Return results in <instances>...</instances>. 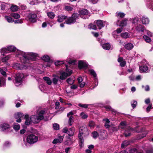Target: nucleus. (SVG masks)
<instances>
[{
    "label": "nucleus",
    "instance_id": "1",
    "mask_svg": "<svg viewBox=\"0 0 153 153\" xmlns=\"http://www.w3.org/2000/svg\"><path fill=\"white\" fill-rule=\"evenodd\" d=\"M8 51L15 52L16 51V56L19 57L21 62L24 64L30 63L35 61L37 54L32 52H25L17 50L13 46L11 45L7 47Z\"/></svg>",
    "mask_w": 153,
    "mask_h": 153
},
{
    "label": "nucleus",
    "instance_id": "2",
    "mask_svg": "<svg viewBox=\"0 0 153 153\" xmlns=\"http://www.w3.org/2000/svg\"><path fill=\"white\" fill-rule=\"evenodd\" d=\"M45 112L44 109L38 111L36 115H33L31 117L32 121L33 123H36L39 122L41 120L43 119L44 115Z\"/></svg>",
    "mask_w": 153,
    "mask_h": 153
},
{
    "label": "nucleus",
    "instance_id": "3",
    "mask_svg": "<svg viewBox=\"0 0 153 153\" xmlns=\"http://www.w3.org/2000/svg\"><path fill=\"white\" fill-rule=\"evenodd\" d=\"M24 76L23 74L18 73L15 76V79L13 80V82L16 86H19L22 83L23 79L24 78Z\"/></svg>",
    "mask_w": 153,
    "mask_h": 153
},
{
    "label": "nucleus",
    "instance_id": "4",
    "mask_svg": "<svg viewBox=\"0 0 153 153\" xmlns=\"http://www.w3.org/2000/svg\"><path fill=\"white\" fill-rule=\"evenodd\" d=\"M26 140L27 143L33 144L38 140V137L33 134H31L27 136Z\"/></svg>",
    "mask_w": 153,
    "mask_h": 153
},
{
    "label": "nucleus",
    "instance_id": "5",
    "mask_svg": "<svg viewBox=\"0 0 153 153\" xmlns=\"http://www.w3.org/2000/svg\"><path fill=\"white\" fill-rule=\"evenodd\" d=\"M78 18V14L77 13H74L72 16L71 17L67 19L65 21L66 23L67 24L71 25L74 23L76 20Z\"/></svg>",
    "mask_w": 153,
    "mask_h": 153
},
{
    "label": "nucleus",
    "instance_id": "6",
    "mask_svg": "<svg viewBox=\"0 0 153 153\" xmlns=\"http://www.w3.org/2000/svg\"><path fill=\"white\" fill-rule=\"evenodd\" d=\"M79 13L80 17L84 19L88 18L89 16L88 11L86 9H82L79 10Z\"/></svg>",
    "mask_w": 153,
    "mask_h": 153
},
{
    "label": "nucleus",
    "instance_id": "7",
    "mask_svg": "<svg viewBox=\"0 0 153 153\" xmlns=\"http://www.w3.org/2000/svg\"><path fill=\"white\" fill-rule=\"evenodd\" d=\"M121 36L124 39H126L128 38H131L133 37V34L131 32L122 33L120 34Z\"/></svg>",
    "mask_w": 153,
    "mask_h": 153
},
{
    "label": "nucleus",
    "instance_id": "8",
    "mask_svg": "<svg viewBox=\"0 0 153 153\" xmlns=\"http://www.w3.org/2000/svg\"><path fill=\"white\" fill-rule=\"evenodd\" d=\"M105 22L101 20H98L94 22V23L96 24L97 26L99 27L100 29L105 26Z\"/></svg>",
    "mask_w": 153,
    "mask_h": 153
},
{
    "label": "nucleus",
    "instance_id": "9",
    "mask_svg": "<svg viewBox=\"0 0 153 153\" xmlns=\"http://www.w3.org/2000/svg\"><path fill=\"white\" fill-rule=\"evenodd\" d=\"M42 59L45 62H48L46 67H50L51 64L52 62L50 61V59L49 56L47 55H44L42 57Z\"/></svg>",
    "mask_w": 153,
    "mask_h": 153
},
{
    "label": "nucleus",
    "instance_id": "10",
    "mask_svg": "<svg viewBox=\"0 0 153 153\" xmlns=\"http://www.w3.org/2000/svg\"><path fill=\"white\" fill-rule=\"evenodd\" d=\"M72 73L71 70L68 73H66L65 72H63L61 74L60 76V79L61 80L65 79L67 76H70Z\"/></svg>",
    "mask_w": 153,
    "mask_h": 153
},
{
    "label": "nucleus",
    "instance_id": "11",
    "mask_svg": "<svg viewBox=\"0 0 153 153\" xmlns=\"http://www.w3.org/2000/svg\"><path fill=\"white\" fill-rule=\"evenodd\" d=\"M29 20L33 23H34L36 21L37 15L35 14H30L28 16Z\"/></svg>",
    "mask_w": 153,
    "mask_h": 153
},
{
    "label": "nucleus",
    "instance_id": "12",
    "mask_svg": "<svg viewBox=\"0 0 153 153\" xmlns=\"http://www.w3.org/2000/svg\"><path fill=\"white\" fill-rule=\"evenodd\" d=\"M24 118L25 120V124L26 125H29L33 123L31 117H30L28 114H26L25 115Z\"/></svg>",
    "mask_w": 153,
    "mask_h": 153
},
{
    "label": "nucleus",
    "instance_id": "13",
    "mask_svg": "<svg viewBox=\"0 0 153 153\" xmlns=\"http://www.w3.org/2000/svg\"><path fill=\"white\" fill-rule=\"evenodd\" d=\"M127 19H125L120 22V20H118L116 22V24L117 26H125L127 24Z\"/></svg>",
    "mask_w": 153,
    "mask_h": 153
},
{
    "label": "nucleus",
    "instance_id": "14",
    "mask_svg": "<svg viewBox=\"0 0 153 153\" xmlns=\"http://www.w3.org/2000/svg\"><path fill=\"white\" fill-rule=\"evenodd\" d=\"M88 65V63L84 61L81 60L79 62L78 67L80 69L86 68Z\"/></svg>",
    "mask_w": 153,
    "mask_h": 153
},
{
    "label": "nucleus",
    "instance_id": "15",
    "mask_svg": "<svg viewBox=\"0 0 153 153\" xmlns=\"http://www.w3.org/2000/svg\"><path fill=\"white\" fill-rule=\"evenodd\" d=\"M79 132L80 134H88V131L86 127H81L79 128Z\"/></svg>",
    "mask_w": 153,
    "mask_h": 153
},
{
    "label": "nucleus",
    "instance_id": "16",
    "mask_svg": "<svg viewBox=\"0 0 153 153\" xmlns=\"http://www.w3.org/2000/svg\"><path fill=\"white\" fill-rule=\"evenodd\" d=\"M10 128V125L7 123H4L1 124L0 126V128L3 131L8 129Z\"/></svg>",
    "mask_w": 153,
    "mask_h": 153
},
{
    "label": "nucleus",
    "instance_id": "17",
    "mask_svg": "<svg viewBox=\"0 0 153 153\" xmlns=\"http://www.w3.org/2000/svg\"><path fill=\"white\" fill-rule=\"evenodd\" d=\"M125 130L124 131V134L126 137H127L130 135L131 131H132V129L129 127H127L124 129Z\"/></svg>",
    "mask_w": 153,
    "mask_h": 153
},
{
    "label": "nucleus",
    "instance_id": "18",
    "mask_svg": "<svg viewBox=\"0 0 153 153\" xmlns=\"http://www.w3.org/2000/svg\"><path fill=\"white\" fill-rule=\"evenodd\" d=\"M63 137L62 136H59L57 138L55 139L53 141L52 143L53 144L61 143L63 140Z\"/></svg>",
    "mask_w": 153,
    "mask_h": 153
},
{
    "label": "nucleus",
    "instance_id": "19",
    "mask_svg": "<svg viewBox=\"0 0 153 153\" xmlns=\"http://www.w3.org/2000/svg\"><path fill=\"white\" fill-rule=\"evenodd\" d=\"M53 78L52 79V82L53 84L54 85H56L59 81L60 80L59 77L55 74L53 75Z\"/></svg>",
    "mask_w": 153,
    "mask_h": 153
},
{
    "label": "nucleus",
    "instance_id": "20",
    "mask_svg": "<svg viewBox=\"0 0 153 153\" xmlns=\"http://www.w3.org/2000/svg\"><path fill=\"white\" fill-rule=\"evenodd\" d=\"M136 29L139 32H143L144 30V27L141 25L139 24L135 26Z\"/></svg>",
    "mask_w": 153,
    "mask_h": 153
},
{
    "label": "nucleus",
    "instance_id": "21",
    "mask_svg": "<svg viewBox=\"0 0 153 153\" xmlns=\"http://www.w3.org/2000/svg\"><path fill=\"white\" fill-rule=\"evenodd\" d=\"M131 21L133 25L135 26L140 24V20L138 17H134L132 18V19L131 20Z\"/></svg>",
    "mask_w": 153,
    "mask_h": 153
},
{
    "label": "nucleus",
    "instance_id": "22",
    "mask_svg": "<svg viewBox=\"0 0 153 153\" xmlns=\"http://www.w3.org/2000/svg\"><path fill=\"white\" fill-rule=\"evenodd\" d=\"M101 44L102 45V48L104 49L109 50L110 49H112L111 45L109 43H105L102 45V43H101Z\"/></svg>",
    "mask_w": 153,
    "mask_h": 153
},
{
    "label": "nucleus",
    "instance_id": "23",
    "mask_svg": "<svg viewBox=\"0 0 153 153\" xmlns=\"http://www.w3.org/2000/svg\"><path fill=\"white\" fill-rule=\"evenodd\" d=\"M15 66L16 67V68L22 70L24 69H26L28 66L27 65H21L19 63H16L15 64Z\"/></svg>",
    "mask_w": 153,
    "mask_h": 153
},
{
    "label": "nucleus",
    "instance_id": "24",
    "mask_svg": "<svg viewBox=\"0 0 153 153\" xmlns=\"http://www.w3.org/2000/svg\"><path fill=\"white\" fill-rule=\"evenodd\" d=\"M141 20L142 24L145 25L148 24L149 22V19L145 16H143Z\"/></svg>",
    "mask_w": 153,
    "mask_h": 153
},
{
    "label": "nucleus",
    "instance_id": "25",
    "mask_svg": "<svg viewBox=\"0 0 153 153\" xmlns=\"http://www.w3.org/2000/svg\"><path fill=\"white\" fill-rule=\"evenodd\" d=\"M140 69L141 72H148V68L147 65H144L140 67Z\"/></svg>",
    "mask_w": 153,
    "mask_h": 153
},
{
    "label": "nucleus",
    "instance_id": "26",
    "mask_svg": "<svg viewBox=\"0 0 153 153\" xmlns=\"http://www.w3.org/2000/svg\"><path fill=\"white\" fill-rule=\"evenodd\" d=\"M134 45L131 43H128L125 44L124 47L125 48L128 50H130L134 47Z\"/></svg>",
    "mask_w": 153,
    "mask_h": 153
},
{
    "label": "nucleus",
    "instance_id": "27",
    "mask_svg": "<svg viewBox=\"0 0 153 153\" xmlns=\"http://www.w3.org/2000/svg\"><path fill=\"white\" fill-rule=\"evenodd\" d=\"M89 72L90 74L92 75L95 78V81H97V85H98V82L97 80V78H96L97 75L96 72L94 71V70L93 69L89 70Z\"/></svg>",
    "mask_w": 153,
    "mask_h": 153
},
{
    "label": "nucleus",
    "instance_id": "28",
    "mask_svg": "<svg viewBox=\"0 0 153 153\" xmlns=\"http://www.w3.org/2000/svg\"><path fill=\"white\" fill-rule=\"evenodd\" d=\"M67 17L65 16H58L57 21L59 22H61L66 19Z\"/></svg>",
    "mask_w": 153,
    "mask_h": 153
},
{
    "label": "nucleus",
    "instance_id": "29",
    "mask_svg": "<svg viewBox=\"0 0 153 153\" xmlns=\"http://www.w3.org/2000/svg\"><path fill=\"white\" fill-rule=\"evenodd\" d=\"M8 49H7V48H1L0 50V52L1 54L3 56H5V54L7 53Z\"/></svg>",
    "mask_w": 153,
    "mask_h": 153
},
{
    "label": "nucleus",
    "instance_id": "30",
    "mask_svg": "<svg viewBox=\"0 0 153 153\" xmlns=\"http://www.w3.org/2000/svg\"><path fill=\"white\" fill-rule=\"evenodd\" d=\"M75 78L74 77H71L68 78L66 80L68 83L70 85H72L74 82Z\"/></svg>",
    "mask_w": 153,
    "mask_h": 153
},
{
    "label": "nucleus",
    "instance_id": "31",
    "mask_svg": "<svg viewBox=\"0 0 153 153\" xmlns=\"http://www.w3.org/2000/svg\"><path fill=\"white\" fill-rule=\"evenodd\" d=\"M43 79L48 85H50L51 84L52 81L49 77H44Z\"/></svg>",
    "mask_w": 153,
    "mask_h": 153
},
{
    "label": "nucleus",
    "instance_id": "32",
    "mask_svg": "<svg viewBox=\"0 0 153 153\" xmlns=\"http://www.w3.org/2000/svg\"><path fill=\"white\" fill-rule=\"evenodd\" d=\"M129 144V142L128 141L125 140L123 141L121 144V147L124 148Z\"/></svg>",
    "mask_w": 153,
    "mask_h": 153
},
{
    "label": "nucleus",
    "instance_id": "33",
    "mask_svg": "<svg viewBox=\"0 0 153 153\" xmlns=\"http://www.w3.org/2000/svg\"><path fill=\"white\" fill-rule=\"evenodd\" d=\"M74 128H70L68 131V134L69 136H72L74 134Z\"/></svg>",
    "mask_w": 153,
    "mask_h": 153
},
{
    "label": "nucleus",
    "instance_id": "34",
    "mask_svg": "<svg viewBox=\"0 0 153 153\" xmlns=\"http://www.w3.org/2000/svg\"><path fill=\"white\" fill-rule=\"evenodd\" d=\"M5 18L6 20L9 23L13 22L14 21V19L11 17L6 16Z\"/></svg>",
    "mask_w": 153,
    "mask_h": 153
},
{
    "label": "nucleus",
    "instance_id": "35",
    "mask_svg": "<svg viewBox=\"0 0 153 153\" xmlns=\"http://www.w3.org/2000/svg\"><path fill=\"white\" fill-rule=\"evenodd\" d=\"M96 24H91L88 26V28L90 29L96 30L97 29Z\"/></svg>",
    "mask_w": 153,
    "mask_h": 153
},
{
    "label": "nucleus",
    "instance_id": "36",
    "mask_svg": "<svg viewBox=\"0 0 153 153\" xmlns=\"http://www.w3.org/2000/svg\"><path fill=\"white\" fill-rule=\"evenodd\" d=\"M127 127H129V126H127L125 122H122L120 123V127L121 128L125 129Z\"/></svg>",
    "mask_w": 153,
    "mask_h": 153
},
{
    "label": "nucleus",
    "instance_id": "37",
    "mask_svg": "<svg viewBox=\"0 0 153 153\" xmlns=\"http://www.w3.org/2000/svg\"><path fill=\"white\" fill-rule=\"evenodd\" d=\"M68 117L69 118L68 123L70 126H71L74 122V118L72 116H70V117Z\"/></svg>",
    "mask_w": 153,
    "mask_h": 153
},
{
    "label": "nucleus",
    "instance_id": "38",
    "mask_svg": "<svg viewBox=\"0 0 153 153\" xmlns=\"http://www.w3.org/2000/svg\"><path fill=\"white\" fill-rule=\"evenodd\" d=\"M47 15L48 17L51 19H53L55 16V15L53 12H48L47 13Z\"/></svg>",
    "mask_w": 153,
    "mask_h": 153
},
{
    "label": "nucleus",
    "instance_id": "39",
    "mask_svg": "<svg viewBox=\"0 0 153 153\" xmlns=\"http://www.w3.org/2000/svg\"><path fill=\"white\" fill-rule=\"evenodd\" d=\"M13 128L16 131H17L19 129L20 126L17 123H15L14 125Z\"/></svg>",
    "mask_w": 153,
    "mask_h": 153
},
{
    "label": "nucleus",
    "instance_id": "40",
    "mask_svg": "<svg viewBox=\"0 0 153 153\" xmlns=\"http://www.w3.org/2000/svg\"><path fill=\"white\" fill-rule=\"evenodd\" d=\"M11 56L10 55H7L2 59L3 62H6L9 59Z\"/></svg>",
    "mask_w": 153,
    "mask_h": 153
},
{
    "label": "nucleus",
    "instance_id": "41",
    "mask_svg": "<svg viewBox=\"0 0 153 153\" xmlns=\"http://www.w3.org/2000/svg\"><path fill=\"white\" fill-rule=\"evenodd\" d=\"M11 15L14 18L16 19H17L19 18L20 17V15L17 13H12Z\"/></svg>",
    "mask_w": 153,
    "mask_h": 153
},
{
    "label": "nucleus",
    "instance_id": "42",
    "mask_svg": "<svg viewBox=\"0 0 153 153\" xmlns=\"http://www.w3.org/2000/svg\"><path fill=\"white\" fill-rule=\"evenodd\" d=\"M11 10L13 11H16L18 9V7L16 5H13L10 7Z\"/></svg>",
    "mask_w": 153,
    "mask_h": 153
},
{
    "label": "nucleus",
    "instance_id": "43",
    "mask_svg": "<svg viewBox=\"0 0 153 153\" xmlns=\"http://www.w3.org/2000/svg\"><path fill=\"white\" fill-rule=\"evenodd\" d=\"M143 38L146 42L149 43L151 42V39L149 37H148L147 36L144 35L143 36Z\"/></svg>",
    "mask_w": 153,
    "mask_h": 153
},
{
    "label": "nucleus",
    "instance_id": "44",
    "mask_svg": "<svg viewBox=\"0 0 153 153\" xmlns=\"http://www.w3.org/2000/svg\"><path fill=\"white\" fill-rule=\"evenodd\" d=\"M105 108L108 111H110L112 112H114V113L116 112V111L111 108V107L110 106H105Z\"/></svg>",
    "mask_w": 153,
    "mask_h": 153
},
{
    "label": "nucleus",
    "instance_id": "45",
    "mask_svg": "<svg viewBox=\"0 0 153 153\" xmlns=\"http://www.w3.org/2000/svg\"><path fill=\"white\" fill-rule=\"evenodd\" d=\"M116 15L118 17L123 18L125 16V14L123 13H117Z\"/></svg>",
    "mask_w": 153,
    "mask_h": 153
},
{
    "label": "nucleus",
    "instance_id": "46",
    "mask_svg": "<svg viewBox=\"0 0 153 153\" xmlns=\"http://www.w3.org/2000/svg\"><path fill=\"white\" fill-rule=\"evenodd\" d=\"M64 63V62L63 61L58 60L56 61L55 62V65L56 66H58L59 65H61L62 64H63Z\"/></svg>",
    "mask_w": 153,
    "mask_h": 153
},
{
    "label": "nucleus",
    "instance_id": "47",
    "mask_svg": "<svg viewBox=\"0 0 153 153\" xmlns=\"http://www.w3.org/2000/svg\"><path fill=\"white\" fill-rule=\"evenodd\" d=\"M81 117L83 119H85L87 118L88 115L84 112H82L80 114Z\"/></svg>",
    "mask_w": 153,
    "mask_h": 153
},
{
    "label": "nucleus",
    "instance_id": "48",
    "mask_svg": "<svg viewBox=\"0 0 153 153\" xmlns=\"http://www.w3.org/2000/svg\"><path fill=\"white\" fill-rule=\"evenodd\" d=\"M53 127L54 129L55 130H57L59 129V125L57 123H54L53 124Z\"/></svg>",
    "mask_w": 153,
    "mask_h": 153
},
{
    "label": "nucleus",
    "instance_id": "49",
    "mask_svg": "<svg viewBox=\"0 0 153 153\" xmlns=\"http://www.w3.org/2000/svg\"><path fill=\"white\" fill-rule=\"evenodd\" d=\"M5 85V79L3 78L2 79V81L1 82L0 80V86H4Z\"/></svg>",
    "mask_w": 153,
    "mask_h": 153
},
{
    "label": "nucleus",
    "instance_id": "50",
    "mask_svg": "<svg viewBox=\"0 0 153 153\" xmlns=\"http://www.w3.org/2000/svg\"><path fill=\"white\" fill-rule=\"evenodd\" d=\"M92 136L94 138H96L98 136V134L97 131H94L92 133Z\"/></svg>",
    "mask_w": 153,
    "mask_h": 153
},
{
    "label": "nucleus",
    "instance_id": "51",
    "mask_svg": "<svg viewBox=\"0 0 153 153\" xmlns=\"http://www.w3.org/2000/svg\"><path fill=\"white\" fill-rule=\"evenodd\" d=\"M73 8L70 6H65V9L67 11H71L72 10Z\"/></svg>",
    "mask_w": 153,
    "mask_h": 153
},
{
    "label": "nucleus",
    "instance_id": "52",
    "mask_svg": "<svg viewBox=\"0 0 153 153\" xmlns=\"http://www.w3.org/2000/svg\"><path fill=\"white\" fill-rule=\"evenodd\" d=\"M130 153H137V149L135 148H132L129 150Z\"/></svg>",
    "mask_w": 153,
    "mask_h": 153
},
{
    "label": "nucleus",
    "instance_id": "53",
    "mask_svg": "<svg viewBox=\"0 0 153 153\" xmlns=\"http://www.w3.org/2000/svg\"><path fill=\"white\" fill-rule=\"evenodd\" d=\"M142 88L144 89L145 91H149V85H146V86L142 85Z\"/></svg>",
    "mask_w": 153,
    "mask_h": 153
},
{
    "label": "nucleus",
    "instance_id": "54",
    "mask_svg": "<svg viewBox=\"0 0 153 153\" xmlns=\"http://www.w3.org/2000/svg\"><path fill=\"white\" fill-rule=\"evenodd\" d=\"M78 105L81 107H82L85 108H87L88 107V105L85 104L79 103L78 104Z\"/></svg>",
    "mask_w": 153,
    "mask_h": 153
},
{
    "label": "nucleus",
    "instance_id": "55",
    "mask_svg": "<svg viewBox=\"0 0 153 153\" xmlns=\"http://www.w3.org/2000/svg\"><path fill=\"white\" fill-rule=\"evenodd\" d=\"M145 33L150 37H151L152 36V33L151 32L147 30H145Z\"/></svg>",
    "mask_w": 153,
    "mask_h": 153
},
{
    "label": "nucleus",
    "instance_id": "56",
    "mask_svg": "<svg viewBox=\"0 0 153 153\" xmlns=\"http://www.w3.org/2000/svg\"><path fill=\"white\" fill-rule=\"evenodd\" d=\"M95 125V123L92 121H91L89 122V126L90 127H94Z\"/></svg>",
    "mask_w": 153,
    "mask_h": 153
},
{
    "label": "nucleus",
    "instance_id": "57",
    "mask_svg": "<svg viewBox=\"0 0 153 153\" xmlns=\"http://www.w3.org/2000/svg\"><path fill=\"white\" fill-rule=\"evenodd\" d=\"M109 130H111L112 131H117L118 130V128L114 127L113 126H111V127L110 129H109Z\"/></svg>",
    "mask_w": 153,
    "mask_h": 153
},
{
    "label": "nucleus",
    "instance_id": "58",
    "mask_svg": "<svg viewBox=\"0 0 153 153\" xmlns=\"http://www.w3.org/2000/svg\"><path fill=\"white\" fill-rule=\"evenodd\" d=\"M84 145L83 140H79V145L80 148L82 147Z\"/></svg>",
    "mask_w": 153,
    "mask_h": 153
},
{
    "label": "nucleus",
    "instance_id": "59",
    "mask_svg": "<svg viewBox=\"0 0 153 153\" xmlns=\"http://www.w3.org/2000/svg\"><path fill=\"white\" fill-rule=\"evenodd\" d=\"M152 104H149V106L146 108V111L147 112H149V111L150 109L152 107Z\"/></svg>",
    "mask_w": 153,
    "mask_h": 153
},
{
    "label": "nucleus",
    "instance_id": "60",
    "mask_svg": "<svg viewBox=\"0 0 153 153\" xmlns=\"http://www.w3.org/2000/svg\"><path fill=\"white\" fill-rule=\"evenodd\" d=\"M10 143L9 141H6L4 144V146H5L6 147H7L10 146Z\"/></svg>",
    "mask_w": 153,
    "mask_h": 153
},
{
    "label": "nucleus",
    "instance_id": "61",
    "mask_svg": "<svg viewBox=\"0 0 153 153\" xmlns=\"http://www.w3.org/2000/svg\"><path fill=\"white\" fill-rule=\"evenodd\" d=\"M146 153H153V148L151 147L150 149L147 150Z\"/></svg>",
    "mask_w": 153,
    "mask_h": 153
},
{
    "label": "nucleus",
    "instance_id": "62",
    "mask_svg": "<svg viewBox=\"0 0 153 153\" xmlns=\"http://www.w3.org/2000/svg\"><path fill=\"white\" fill-rule=\"evenodd\" d=\"M123 27H121L118 28L117 29L116 31V32L118 33H121L123 31Z\"/></svg>",
    "mask_w": 153,
    "mask_h": 153
},
{
    "label": "nucleus",
    "instance_id": "63",
    "mask_svg": "<svg viewBox=\"0 0 153 153\" xmlns=\"http://www.w3.org/2000/svg\"><path fill=\"white\" fill-rule=\"evenodd\" d=\"M6 6L5 4L4 3H1V9L2 10H4L6 7Z\"/></svg>",
    "mask_w": 153,
    "mask_h": 153
},
{
    "label": "nucleus",
    "instance_id": "64",
    "mask_svg": "<svg viewBox=\"0 0 153 153\" xmlns=\"http://www.w3.org/2000/svg\"><path fill=\"white\" fill-rule=\"evenodd\" d=\"M126 64L125 61H123L120 62V65L122 67H124Z\"/></svg>",
    "mask_w": 153,
    "mask_h": 153
}]
</instances>
